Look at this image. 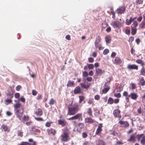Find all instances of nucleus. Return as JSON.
Returning <instances> with one entry per match:
<instances>
[{
    "mask_svg": "<svg viewBox=\"0 0 145 145\" xmlns=\"http://www.w3.org/2000/svg\"><path fill=\"white\" fill-rule=\"evenodd\" d=\"M134 37H130L129 38V42H132L134 40Z\"/></svg>",
    "mask_w": 145,
    "mask_h": 145,
    "instance_id": "obj_53",
    "label": "nucleus"
},
{
    "mask_svg": "<svg viewBox=\"0 0 145 145\" xmlns=\"http://www.w3.org/2000/svg\"><path fill=\"white\" fill-rule=\"evenodd\" d=\"M95 99L97 100H98L100 98V96L99 95H96L94 97Z\"/></svg>",
    "mask_w": 145,
    "mask_h": 145,
    "instance_id": "obj_61",
    "label": "nucleus"
},
{
    "mask_svg": "<svg viewBox=\"0 0 145 145\" xmlns=\"http://www.w3.org/2000/svg\"><path fill=\"white\" fill-rule=\"evenodd\" d=\"M20 96V94L19 93H16L15 94V97L16 98L18 99Z\"/></svg>",
    "mask_w": 145,
    "mask_h": 145,
    "instance_id": "obj_62",
    "label": "nucleus"
},
{
    "mask_svg": "<svg viewBox=\"0 0 145 145\" xmlns=\"http://www.w3.org/2000/svg\"><path fill=\"white\" fill-rule=\"evenodd\" d=\"M35 119L36 120L38 121H44L43 119L42 118L39 117V118H35Z\"/></svg>",
    "mask_w": 145,
    "mask_h": 145,
    "instance_id": "obj_48",
    "label": "nucleus"
},
{
    "mask_svg": "<svg viewBox=\"0 0 145 145\" xmlns=\"http://www.w3.org/2000/svg\"><path fill=\"white\" fill-rule=\"evenodd\" d=\"M81 88L88 89L90 86V84L88 82H86L85 83H81L80 84Z\"/></svg>",
    "mask_w": 145,
    "mask_h": 145,
    "instance_id": "obj_13",
    "label": "nucleus"
},
{
    "mask_svg": "<svg viewBox=\"0 0 145 145\" xmlns=\"http://www.w3.org/2000/svg\"><path fill=\"white\" fill-rule=\"evenodd\" d=\"M111 25L115 28L120 27L121 26L120 22L118 21L112 22Z\"/></svg>",
    "mask_w": 145,
    "mask_h": 145,
    "instance_id": "obj_6",
    "label": "nucleus"
},
{
    "mask_svg": "<svg viewBox=\"0 0 145 145\" xmlns=\"http://www.w3.org/2000/svg\"><path fill=\"white\" fill-rule=\"evenodd\" d=\"M94 59L93 58L89 57L88 59L89 62L90 63H92L93 62Z\"/></svg>",
    "mask_w": 145,
    "mask_h": 145,
    "instance_id": "obj_63",
    "label": "nucleus"
},
{
    "mask_svg": "<svg viewBox=\"0 0 145 145\" xmlns=\"http://www.w3.org/2000/svg\"><path fill=\"white\" fill-rule=\"evenodd\" d=\"M139 83L142 86H145V80L143 77L141 78L139 80Z\"/></svg>",
    "mask_w": 145,
    "mask_h": 145,
    "instance_id": "obj_26",
    "label": "nucleus"
},
{
    "mask_svg": "<svg viewBox=\"0 0 145 145\" xmlns=\"http://www.w3.org/2000/svg\"><path fill=\"white\" fill-rule=\"evenodd\" d=\"M118 123L120 124V127H127L129 125V123L126 121L120 120L119 121Z\"/></svg>",
    "mask_w": 145,
    "mask_h": 145,
    "instance_id": "obj_7",
    "label": "nucleus"
},
{
    "mask_svg": "<svg viewBox=\"0 0 145 145\" xmlns=\"http://www.w3.org/2000/svg\"><path fill=\"white\" fill-rule=\"evenodd\" d=\"M69 130L67 129H65L63 134L61 136V140L64 142L68 141L70 139L69 136Z\"/></svg>",
    "mask_w": 145,
    "mask_h": 145,
    "instance_id": "obj_3",
    "label": "nucleus"
},
{
    "mask_svg": "<svg viewBox=\"0 0 145 145\" xmlns=\"http://www.w3.org/2000/svg\"><path fill=\"white\" fill-rule=\"evenodd\" d=\"M125 7L124 6L120 7L117 8V11L118 14H122L124 13L125 11Z\"/></svg>",
    "mask_w": 145,
    "mask_h": 145,
    "instance_id": "obj_10",
    "label": "nucleus"
},
{
    "mask_svg": "<svg viewBox=\"0 0 145 145\" xmlns=\"http://www.w3.org/2000/svg\"><path fill=\"white\" fill-rule=\"evenodd\" d=\"M17 133L18 134V136H20L21 137H22L23 136V132L19 130L17 131Z\"/></svg>",
    "mask_w": 145,
    "mask_h": 145,
    "instance_id": "obj_44",
    "label": "nucleus"
},
{
    "mask_svg": "<svg viewBox=\"0 0 145 145\" xmlns=\"http://www.w3.org/2000/svg\"><path fill=\"white\" fill-rule=\"evenodd\" d=\"M110 135L115 136L118 135V133H117L116 130L115 129L110 130Z\"/></svg>",
    "mask_w": 145,
    "mask_h": 145,
    "instance_id": "obj_22",
    "label": "nucleus"
},
{
    "mask_svg": "<svg viewBox=\"0 0 145 145\" xmlns=\"http://www.w3.org/2000/svg\"><path fill=\"white\" fill-rule=\"evenodd\" d=\"M1 128L5 132H8L10 131L9 128L7 125L4 124H2L1 126Z\"/></svg>",
    "mask_w": 145,
    "mask_h": 145,
    "instance_id": "obj_17",
    "label": "nucleus"
},
{
    "mask_svg": "<svg viewBox=\"0 0 145 145\" xmlns=\"http://www.w3.org/2000/svg\"><path fill=\"white\" fill-rule=\"evenodd\" d=\"M101 40V38L100 37L98 36L95 42H100Z\"/></svg>",
    "mask_w": 145,
    "mask_h": 145,
    "instance_id": "obj_51",
    "label": "nucleus"
},
{
    "mask_svg": "<svg viewBox=\"0 0 145 145\" xmlns=\"http://www.w3.org/2000/svg\"><path fill=\"white\" fill-rule=\"evenodd\" d=\"M89 69H93L94 67V66L93 64H88L87 65Z\"/></svg>",
    "mask_w": 145,
    "mask_h": 145,
    "instance_id": "obj_43",
    "label": "nucleus"
},
{
    "mask_svg": "<svg viewBox=\"0 0 145 145\" xmlns=\"http://www.w3.org/2000/svg\"><path fill=\"white\" fill-rule=\"evenodd\" d=\"M140 75L145 76V68H142L140 70Z\"/></svg>",
    "mask_w": 145,
    "mask_h": 145,
    "instance_id": "obj_30",
    "label": "nucleus"
},
{
    "mask_svg": "<svg viewBox=\"0 0 145 145\" xmlns=\"http://www.w3.org/2000/svg\"><path fill=\"white\" fill-rule=\"evenodd\" d=\"M114 100L111 97H109L108 101V103L110 105L114 103Z\"/></svg>",
    "mask_w": 145,
    "mask_h": 145,
    "instance_id": "obj_35",
    "label": "nucleus"
},
{
    "mask_svg": "<svg viewBox=\"0 0 145 145\" xmlns=\"http://www.w3.org/2000/svg\"><path fill=\"white\" fill-rule=\"evenodd\" d=\"M29 119V117L27 116H24L22 118L23 121H28Z\"/></svg>",
    "mask_w": 145,
    "mask_h": 145,
    "instance_id": "obj_40",
    "label": "nucleus"
},
{
    "mask_svg": "<svg viewBox=\"0 0 145 145\" xmlns=\"http://www.w3.org/2000/svg\"><path fill=\"white\" fill-rule=\"evenodd\" d=\"M140 143L142 145H145V136H144L142 137L140 141Z\"/></svg>",
    "mask_w": 145,
    "mask_h": 145,
    "instance_id": "obj_39",
    "label": "nucleus"
},
{
    "mask_svg": "<svg viewBox=\"0 0 145 145\" xmlns=\"http://www.w3.org/2000/svg\"><path fill=\"white\" fill-rule=\"evenodd\" d=\"M143 1V0H136V2L137 4H140L142 3Z\"/></svg>",
    "mask_w": 145,
    "mask_h": 145,
    "instance_id": "obj_54",
    "label": "nucleus"
},
{
    "mask_svg": "<svg viewBox=\"0 0 145 145\" xmlns=\"http://www.w3.org/2000/svg\"><path fill=\"white\" fill-rule=\"evenodd\" d=\"M104 86H105L106 87V88H104V89L102 90V92L103 93L105 94L109 90L110 87L109 86H107L106 85V83L105 84Z\"/></svg>",
    "mask_w": 145,
    "mask_h": 145,
    "instance_id": "obj_20",
    "label": "nucleus"
},
{
    "mask_svg": "<svg viewBox=\"0 0 145 145\" xmlns=\"http://www.w3.org/2000/svg\"><path fill=\"white\" fill-rule=\"evenodd\" d=\"M139 27L141 29H144L145 27V20H143L140 24Z\"/></svg>",
    "mask_w": 145,
    "mask_h": 145,
    "instance_id": "obj_28",
    "label": "nucleus"
},
{
    "mask_svg": "<svg viewBox=\"0 0 145 145\" xmlns=\"http://www.w3.org/2000/svg\"><path fill=\"white\" fill-rule=\"evenodd\" d=\"M88 74L87 71H84L82 72V75L84 77L87 76Z\"/></svg>",
    "mask_w": 145,
    "mask_h": 145,
    "instance_id": "obj_49",
    "label": "nucleus"
},
{
    "mask_svg": "<svg viewBox=\"0 0 145 145\" xmlns=\"http://www.w3.org/2000/svg\"><path fill=\"white\" fill-rule=\"evenodd\" d=\"M142 61V60L140 59H137L136 61V62L139 64H140Z\"/></svg>",
    "mask_w": 145,
    "mask_h": 145,
    "instance_id": "obj_57",
    "label": "nucleus"
},
{
    "mask_svg": "<svg viewBox=\"0 0 145 145\" xmlns=\"http://www.w3.org/2000/svg\"><path fill=\"white\" fill-rule=\"evenodd\" d=\"M131 88L133 89H135L136 88V86L135 84L131 83Z\"/></svg>",
    "mask_w": 145,
    "mask_h": 145,
    "instance_id": "obj_50",
    "label": "nucleus"
},
{
    "mask_svg": "<svg viewBox=\"0 0 145 145\" xmlns=\"http://www.w3.org/2000/svg\"><path fill=\"white\" fill-rule=\"evenodd\" d=\"M138 25V23L137 22L135 21L133 22L131 25V28H136V27Z\"/></svg>",
    "mask_w": 145,
    "mask_h": 145,
    "instance_id": "obj_31",
    "label": "nucleus"
},
{
    "mask_svg": "<svg viewBox=\"0 0 145 145\" xmlns=\"http://www.w3.org/2000/svg\"><path fill=\"white\" fill-rule=\"evenodd\" d=\"M135 140V137L134 135H133L130 136L129 139L128 140V141H132L134 142Z\"/></svg>",
    "mask_w": 145,
    "mask_h": 145,
    "instance_id": "obj_29",
    "label": "nucleus"
},
{
    "mask_svg": "<svg viewBox=\"0 0 145 145\" xmlns=\"http://www.w3.org/2000/svg\"><path fill=\"white\" fill-rule=\"evenodd\" d=\"M86 113L90 116H92V111L91 108H89L87 109Z\"/></svg>",
    "mask_w": 145,
    "mask_h": 145,
    "instance_id": "obj_27",
    "label": "nucleus"
},
{
    "mask_svg": "<svg viewBox=\"0 0 145 145\" xmlns=\"http://www.w3.org/2000/svg\"><path fill=\"white\" fill-rule=\"evenodd\" d=\"M22 88V87L20 85L17 86L16 88V90L17 91H19Z\"/></svg>",
    "mask_w": 145,
    "mask_h": 145,
    "instance_id": "obj_58",
    "label": "nucleus"
},
{
    "mask_svg": "<svg viewBox=\"0 0 145 145\" xmlns=\"http://www.w3.org/2000/svg\"><path fill=\"white\" fill-rule=\"evenodd\" d=\"M32 92V94L33 95H36L37 93V92L35 90H33Z\"/></svg>",
    "mask_w": 145,
    "mask_h": 145,
    "instance_id": "obj_60",
    "label": "nucleus"
},
{
    "mask_svg": "<svg viewBox=\"0 0 145 145\" xmlns=\"http://www.w3.org/2000/svg\"><path fill=\"white\" fill-rule=\"evenodd\" d=\"M131 34L132 35H135L136 33L137 29L136 28H131Z\"/></svg>",
    "mask_w": 145,
    "mask_h": 145,
    "instance_id": "obj_32",
    "label": "nucleus"
},
{
    "mask_svg": "<svg viewBox=\"0 0 145 145\" xmlns=\"http://www.w3.org/2000/svg\"><path fill=\"white\" fill-rule=\"evenodd\" d=\"M85 123L89 124H92L95 122V120L91 118L87 117L85 119Z\"/></svg>",
    "mask_w": 145,
    "mask_h": 145,
    "instance_id": "obj_9",
    "label": "nucleus"
},
{
    "mask_svg": "<svg viewBox=\"0 0 145 145\" xmlns=\"http://www.w3.org/2000/svg\"><path fill=\"white\" fill-rule=\"evenodd\" d=\"M72 102L68 106V112L67 115H74L78 112L80 109L82 105H79L78 103H75L73 104L71 106Z\"/></svg>",
    "mask_w": 145,
    "mask_h": 145,
    "instance_id": "obj_2",
    "label": "nucleus"
},
{
    "mask_svg": "<svg viewBox=\"0 0 145 145\" xmlns=\"http://www.w3.org/2000/svg\"><path fill=\"white\" fill-rule=\"evenodd\" d=\"M129 96L132 99L136 100L138 98V95L136 93L133 92L129 94Z\"/></svg>",
    "mask_w": 145,
    "mask_h": 145,
    "instance_id": "obj_16",
    "label": "nucleus"
},
{
    "mask_svg": "<svg viewBox=\"0 0 145 145\" xmlns=\"http://www.w3.org/2000/svg\"><path fill=\"white\" fill-rule=\"evenodd\" d=\"M83 145H90L88 141H84L83 144Z\"/></svg>",
    "mask_w": 145,
    "mask_h": 145,
    "instance_id": "obj_64",
    "label": "nucleus"
},
{
    "mask_svg": "<svg viewBox=\"0 0 145 145\" xmlns=\"http://www.w3.org/2000/svg\"><path fill=\"white\" fill-rule=\"evenodd\" d=\"M13 106L16 117L21 120L22 117L24 112V108L21 105L19 101L13 105Z\"/></svg>",
    "mask_w": 145,
    "mask_h": 145,
    "instance_id": "obj_1",
    "label": "nucleus"
},
{
    "mask_svg": "<svg viewBox=\"0 0 145 145\" xmlns=\"http://www.w3.org/2000/svg\"><path fill=\"white\" fill-rule=\"evenodd\" d=\"M35 113L37 116H40L43 114V112L41 108H38L35 112Z\"/></svg>",
    "mask_w": 145,
    "mask_h": 145,
    "instance_id": "obj_18",
    "label": "nucleus"
},
{
    "mask_svg": "<svg viewBox=\"0 0 145 145\" xmlns=\"http://www.w3.org/2000/svg\"><path fill=\"white\" fill-rule=\"evenodd\" d=\"M111 13L112 15V18L114 19L116 17L115 12L114 11H111Z\"/></svg>",
    "mask_w": 145,
    "mask_h": 145,
    "instance_id": "obj_55",
    "label": "nucleus"
},
{
    "mask_svg": "<svg viewBox=\"0 0 145 145\" xmlns=\"http://www.w3.org/2000/svg\"><path fill=\"white\" fill-rule=\"evenodd\" d=\"M93 99H89L88 101V103L89 104H92L93 105H94L93 103Z\"/></svg>",
    "mask_w": 145,
    "mask_h": 145,
    "instance_id": "obj_42",
    "label": "nucleus"
},
{
    "mask_svg": "<svg viewBox=\"0 0 145 145\" xmlns=\"http://www.w3.org/2000/svg\"><path fill=\"white\" fill-rule=\"evenodd\" d=\"M36 126H32L31 128V130L32 131L34 132H38L39 130L36 128Z\"/></svg>",
    "mask_w": 145,
    "mask_h": 145,
    "instance_id": "obj_37",
    "label": "nucleus"
},
{
    "mask_svg": "<svg viewBox=\"0 0 145 145\" xmlns=\"http://www.w3.org/2000/svg\"><path fill=\"white\" fill-rule=\"evenodd\" d=\"M67 87H74V82L73 81L69 80L67 84Z\"/></svg>",
    "mask_w": 145,
    "mask_h": 145,
    "instance_id": "obj_24",
    "label": "nucleus"
},
{
    "mask_svg": "<svg viewBox=\"0 0 145 145\" xmlns=\"http://www.w3.org/2000/svg\"><path fill=\"white\" fill-rule=\"evenodd\" d=\"M10 99H7L5 101V103L6 105H8V104L11 103L12 102V100Z\"/></svg>",
    "mask_w": 145,
    "mask_h": 145,
    "instance_id": "obj_38",
    "label": "nucleus"
},
{
    "mask_svg": "<svg viewBox=\"0 0 145 145\" xmlns=\"http://www.w3.org/2000/svg\"><path fill=\"white\" fill-rule=\"evenodd\" d=\"M103 127V124L101 123L99 124V125L96 129L95 132L96 135H99L101 134L102 131V127Z\"/></svg>",
    "mask_w": 145,
    "mask_h": 145,
    "instance_id": "obj_8",
    "label": "nucleus"
},
{
    "mask_svg": "<svg viewBox=\"0 0 145 145\" xmlns=\"http://www.w3.org/2000/svg\"><path fill=\"white\" fill-rule=\"evenodd\" d=\"M79 104H81L82 102V101L84 100L85 98L83 96H79Z\"/></svg>",
    "mask_w": 145,
    "mask_h": 145,
    "instance_id": "obj_34",
    "label": "nucleus"
},
{
    "mask_svg": "<svg viewBox=\"0 0 145 145\" xmlns=\"http://www.w3.org/2000/svg\"><path fill=\"white\" fill-rule=\"evenodd\" d=\"M7 95L9 97L8 98L10 99H12L13 97V94L10 93L7 94Z\"/></svg>",
    "mask_w": 145,
    "mask_h": 145,
    "instance_id": "obj_59",
    "label": "nucleus"
},
{
    "mask_svg": "<svg viewBox=\"0 0 145 145\" xmlns=\"http://www.w3.org/2000/svg\"><path fill=\"white\" fill-rule=\"evenodd\" d=\"M120 113V110L119 109H117L113 111V114L115 118H118L119 120H120L121 118V115Z\"/></svg>",
    "mask_w": 145,
    "mask_h": 145,
    "instance_id": "obj_5",
    "label": "nucleus"
},
{
    "mask_svg": "<svg viewBox=\"0 0 145 145\" xmlns=\"http://www.w3.org/2000/svg\"><path fill=\"white\" fill-rule=\"evenodd\" d=\"M58 124L61 125L63 127L66 125L67 122L64 120H59L58 121Z\"/></svg>",
    "mask_w": 145,
    "mask_h": 145,
    "instance_id": "obj_19",
    "label": "nucleus"
},
{
    "mask_svg": "<svg viewBox=\"0 0 145 145\" xmlns=\"http://www.w3.org/2000/svg\"><path fill=\"white\" fill-rule=\"evenodd\" d=\"M128 93L127 91H124L123 93V95L125 97V100L127 102H128L129 101V95H128Z\"/></svg>",
    "mask_w": 145,
    "mask_h": 145,
    "instance_id": "obj_21",
    "label": "nucleus"
},
{
    "mask_svg": "<svg viewBox=\"0 0 145 145\" xmlns=\"http://www.w3.org/2000/svg\"><path fill=\"white\" fill-rule=\"evenodd\" d=\"M109 51L108 49H105L103 52V54L105 55H106L109 52Z\"/></svg>",
    "mask_w": 145,
    "mask_h": 145,
    "instance_id": "obj_46",
    "label": "nucleus"
},
{
    "mask_svg": "<svg viewBox=\"0 0 145 145\" xmlns=\"http://www.w3.org/2000/svg\"><path fill=\"white\" fill-rule=\"evenodd\" d=\"M127 68L129 70L133 69L138 70V66L135 64H128L127 66Z\"/></svg>",
    "mask_w": 145,
    "mask_h": 145,
    "instance_id": "obj_11",
    "label": "nucleus"
},
{
    "mask_svg": "<svg viewBox=\"0 0 145 145\" xmlns=\"http://www.w3.org/2000/svg\"><path fill=\"white\" fill-rule=\"evenodd\" d=\"M52 123V122H47L45 124V125L46 127H50L51 125V124Z\"/></svg>",
    "mask_w": 145,
    "mask_h": 145,
    "instance_id": "obj_47",
    "label": "nucleus"
},
{
    "mask_svg": "<svg viewBox=\"0 0 145 145\" xmlns=\"http://www.w3.org/2000/svg\"><path fill=\"white\" fill-rule=\"evenodd\" d=\"M69 120H78L79 121H82L83 120L82 113H78L74 116L68 119Z\"/></svg>",
    "mask_w": 145,
    "mask_h": 145,
    "instance_id": "obj_4",
    "label": "nucleus"
},
{
    "mask_svg": "<svg viewBox=\"0 0 145 145\" xmlns=\"http://www.w3.org/2000/svg\"><path fill=\"white\" fill-rule=\"evenodd\" d=\"M97 145H105V143L102 140H99Z\"/></svg>",
    "mask_w": 145,
    "mask_h": 145,
    "instance_id": "obj_36",
    "label": "nucleus"
},
{
    "mask_svg": "<svg viewBox=\"0 0 145 145\" xmlns=\"http://www.w3.org/2000/svg\"><path fill=\"white\" fill-rule=\"evenodd\" d=\"M48 103L50 105H53L56 103V100L52 98L50 100Z\"/></svg>",
    "mask_w": 145,
    "mask_h": 145,
    "instance_id": "obj_25",
    "label": "nucleus"
},
{
    "mask_svg": "<svg viewBox=\"0 0 145 145\" xmlns=\"http://www.w3.org/2000/svg\"><path fill=\"white\" fill-rule=\"evenodd\" d=\"M78 126L81 129H82L84 128L85 125L83 123H79L78 124Z\"/></svg>",
    "mask_w": 145,
    "mask_h": 145,
    "instance_id": "obj_41",
    "label": "nucleus"
},
{
    "mask_svg": "<svg viewBox=\"0 0 145 145\" xmlns=\"http://www.w3.org/2000/svg\"><path fill=\"white\" fill-rule=\"evenodd\" d=\"M47 131L48 134L49 135L52 134L53 135H55L56 133V130L55 129H54L52 128L48 129Z\"/></svg>",
    "mask_w": 145,
    "mask_h": 145,
    "instance_id": "obj_15",
    "label": "nucleus"
},
{
    "mask_svg": "<svg viewBox=\"0 0 145 145\" xmlns=\"http://www.w3.org/2000/svg\"><path fill=\"white\" fill-rule=\"evenodd\" d=\"M114 96L117 98H120L121 97V95L120 93H115L114 94Z\"/></svg>",
    "mask_w": 145,
    "mask_h": 145,
    "instance_id": "obj_56",
    "label": "nucleus"
},
{
    "mask_svg": "<svg viewBox=\"0 0 145 145\" xmlns=\"http://www.w3.org/2000/svg\"><path fill=\"white\" fill-rule=\"evenodd\" d=\"M122 62V60L119 57H116L114 59L113 63L116 65H119L121 64Z\"/></svg>",
    "mask_w": 145,
    "mask_h": 145,
    "instance_id": "obj_12",
    "label": "nucleus"
},
{
    "mask_svg": "<svg viewBox=\"0 0 145 145\" xmlns=\"http://www.w3.org/2000/svg\"><path fill=\"white\" fill-rule=\"evenodd\" d=\"M130 20L128 19H126L125 21V24L127 25H129L131 24V22Z\"/></svg>",
    "mask_w": 145,
    "mask_h": 145,
    "instance_id": "obj_45",
    "label": "nucleus"
},
{
    "mask_svg": "<svg viewBox=\"0 0 145 145\" xmlns=\"http://www.w3.org/2000/svg\"><path fill=\"white\" fill-rule=\"evenodd\" d=\"M111 40V37L109 35L105 37V40L107 43L110 42Z\"/></svg>",
    "mask_w": 145,
    "mask_h": 145,
    "instance_id": "obj_33",
    "label": "nucleus"
},
{
    "mask_svg": "<svg viewBox=\"0 0 145 145\" xmlns=\"http://www.w3.org/2000/svg\"><path fill=\"white\" fill-rule=\"evenodd\" d=\"M82 137L84 138H86L88 136L87 133L85 132H84L82 133Z\"/></svg>",
    "mask_w": 145,
    "mask_h": 145,
    "instance_id": "obj_52",
    "label": "nucleus"
},
{
    "mask_svg": "<svg viewBox=\"0 0 145 145\" xmlns=\"http://www.w3.org/2000/svg\"><path fill=\"white\" fill-rule=\"evenodd\" d=\"M82 92L81 88L78 86H76L74 90V94L81 93Z\"/></svg>",
    "mask_w": 145,
    "mask_h": 145,
    "instance_id": "obj_14",
    "label": "nucleus"
},
{
    "mask_svg": "<svg viewBox=\"0 0 145 145\" xmlns=\"http://www.w3.org/2000/svg\"><path fill=\"white\" fill-rule=\"evenodd\" d=\"M95 71V74L97 75H101L103 73L102 70L99 68H96Z\"/></svg>",
    "mask_w": 145,
    "mask_h": 145,
    "instance_id": "obj_23",
    "label": "nucleus"
}]
</instances>
